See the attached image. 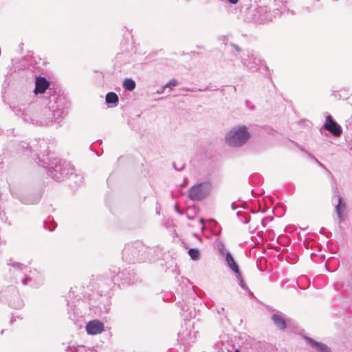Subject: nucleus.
Masks as SVG:
<instances>
[{"label": "nucleus", "instance_id": "nucleus-1", "mask_svg": "<svg viewBox=\"0 0 352 352\" xmlns=\"http://www.w3.org/2000/svg\"><path fill=\"white\" fill-rule=\"evenodd\" d=\"M50 95L43 107H36L35 104H29L28 107L16 108L15 111L21 115L24 121L39 126H46L52 122L59 124L63 118L68 113L69 103L62 96Z\"/></svg>", "mask_w": 352, "mask_h": 352}, {"label": "nucleus", "instance_id": "nucleus-2", "mask_svg": "<svg viewBox=\"0 0 352 352\" xmlns=\"http://www.w3.org/2000/svg\"><path fill=\"white\" fill-rule=\"evenodd\" d=\"M151 250L141 241H135L125 245L122 251V258L129 263L144 262L148 258Z\"/></svg>", "mask_w": 352, "mask_h": 352}, {"label": "nucleus", "instance_id": "nucleus-3", "mask_svg": "<svg viewBox=\"0 0 352 352\" xmlns=\"http://www.w3.org/2000/svg\"><path fill=\"white\" fill-rule=\"evenodd\" d=\"M44 168H47L48 175L56 181L72 175L74 172V166L70 162L58 158H51Z\"/></svg>", "mask_w": 352, "mask_h": 352}, {"label": "nucleus", "instance_id": "nucleus-4", "mask_svg": "<svg viewBox=\"0 0 352 352\" xmlns=\"http://www.w3.org/2000/svg\"><path fill=\"white\" fill-rule=\"evenodd\" d=\"M250 133L244 125L233 127L225 137L226 143L232 147H239L244 145L250 139Z\"/></svg>", "mask_w": 352, "mask_h": 352}, {"label": "nucleus", "instance_id": "nucleus-5", "mask_svg": "<svg viewBox=\"0 0 352 352\" xmlns=\"http://www.w3.org/2000/svg\"><path fill=\"white\" fill-rule=\"evenodd\" d=\"M7 265L9 266V272L12 276V278L16 283L21 280L23 285H26L32 280L33 276L26 274L28 271L27 265L14 261L12 258L8 261Z\"/></svg>", "mask_w": 352, "mask_h": 352}, {"label": "nucleus", "instance_id": "nucleus-6", "mask_svg": "<svg viewBox=\"0 0 352 352\" xmlns=\"http://www.w3.org/2000/svg\"><path fill=\"white\" fill-rule=\"evenodd\" d=\"M239 59L242 65L252 72H256L263 64L258 54L252 50L247 49L240 55Z\"/></svg>", "mask_w": 352, "mask_h": 352}, {"label": "nucleus", "instance_id": "nucleus-7", "mask_svg": "<svg viewBox=\"0 0 352 352\" xmlns=\"http://www.w3.org/2000/svg\"><path fill=\"white\" fill-rule=\"evenodd\" d=\"M251 12L252 20L258 23L272 21L274 18L278 16V11H272L268 6H257L252 9Z\"/></svg>", "mask_w": 352, "mask_h": 352}, {"label": "nucleus", "instance_id": "nucleus-8", "mask_svg": "<svg viewBox=\"0 0 352 352\" xmlns=\"http://www.w3.org/2000/svg\"><path fill=\"white\" fill-rule=\"evenodd\" d=\"M32 142L35 144V146L32 148V152L35 153L37 156L38 161L36 163L40 166L46 167L48 161L51 159L48 157L49 146L47 142L42 139L33 140Z\"/></svg>", "mask_w": 352, "mask_h": 352}, {"label": "nucleus", "instance_id": "nucleus-9", "mask_svg": "<svg viewBox=\"0 0 352 352\" xmlns=\"http://www.w3.org/2000/svg\"><path fill=\"white\" fill-rule=\"evenodd\" d=\"M212 190L210 182H205L192 186L188 190V197L192 201H199L206 198Z\"/></svg>", "mask_w": 352, "mask_h": 352}, {"label": "nucleus", "instance_id": "nucleus-10", "mask_svg": "<svg viewBox=\"0 0 352 352\" xmlns=\"http://www.w3.org/2000/svg\"><path fill=\"white\" fill-rule=\"evenodd\" d=\"M13 197L18 199L23 204H36L41 198V194L37 192L36 194H21L13 190H10Z\"/></svg>", "mask_w": 352, "mask_h": 352}, {"label": "nucleus", "instance_id": "nucleus-11", "mask_svg": "<svg viewBox=\"0 0 352 352\" xmlns=\"http://www.w3.org/2000/svg\"><path fill=\"white\" fill-rule=\"evenodd\" d=\"M322 129L329 131L335 137H339L342 133V127L333 119L331 115L326 116Z\"/></svg>", "mask_w": 352, "mask_h": 352}, {"label": "nucleus", "instance_id": "nucleus-12", "mask_svg": "<svg viewBox=\"0 0 352 352\" xmlns=\"http://www.w3.org/2000/svg\"><path fill=\"white\" fill-rule=\"evenodd\" d=\"M178 342H179L184 347L189 346L196 340L195 332L191 329H186L178 333Z\"/></svg>", "mask_w": 352, "mask_h": 352}, {"label": "nucleus", "instance_id": "nucleus-13", "mask_svg": "<svg viewBox=\"0 0 352 352\" xmlns=\"http://www.w3.org/2000/svg\"><path fill=\"white\" fill-rule=\"evenodd\" d=\"M86 330L89 335L100 333L104 330V324L97 320L89 321L86 325Z\"/></svg>", "mask_w": 352, "mask_h": 352}, {"label": "nucleus", "instance_id": "nucleus-14", "mask_svg": "<svg viewBox=\"0 0 352 352\" xmlns=\"http://www.w3.org/2000/svg\"><path fill=\"white\" fill-rule=\"evenodd\" d=\"M305 340L316 352H331V349L327 344L316 341L311 338L305 336Z\"/></svg>", "mask_w": 352, "mask_h": 352}, {"label": "nucleus", "instance_id": "nucleus-15", "mask_svg": "<svg viewBox=\"0 0 352 352\" xmlns=\"http://www.w3.org/2000/svg\"><path fill=\"white\" fill-rule=\"evenodd\" d=\"M50 85V82L44 77H36L35 80V88L34 92L35 94H43L45 92Z\"/></svg>", "mask_w": 352, "mask_h": 352}, {"label": "nucleus", "instance_id": "nucleus-16", "mask_svg": "<svg viewBox=\"0 0 352 352\" xmlns=\"http://www.w3.org/2000/svg\"><path fill=\"white\" fill-rule=\"evenodd\" d=\"M268 6L271 8L272 11H278V16H280L282 12L288 10L287 8V0H274Z\"/></svg>", "mask_w": 352, "mask_h": 352}, {"label": "nucleus", "instance_id": "nucleus-17", "mask_svg": "<svg viewBox=\"0 0 352 352\" xmlns=\"http://www.w3.org/2000/svg\"><path fill=\"white\" fill-rule=\"evenodd\" d=\"M9 306L15 309H20L24 306L23 300L18 292H14L9 300Z\"/></svg>", "mask_w": 352, "mask_h": 352}, {"label": "nucleus", "instance_id": "nucleus-18", "mask_svg": "<svg viewBox=\"0 0 352 352\" xmlns=\"http://www.w3.org/2000/svg\"><path fill=\"white\" fill-rule=\"evenodd\" d=\"M272 320L275 326L280 330H285L287 327L285 320L279 314H275L272 316Z\"/></svg>", "mask_w": 352, "mask_h": 352}, {"label": "nucleus", "instance_id": "nucleus-19", "mask_svg": "<svg viewBox=\"0 0 352 352\" xmlns=\"http://www.w3.org/2000/svg\"><path fill=\"white\" fill-rule=\"evenodd\" d=\"M346 208L345 203L344 202L342 197L338 198V203L336 206V212L337 213V215L338 218L342 220L343 219L344 214V211Z\"/></svg>", "mask_w": 352, "mask_h": 352}, {"label": "nucleus", "instance_id": "nucleus-20", "mask_svg": "<svg viewBox=\"0 0 352 352\" xmlns=\"http://www.w3.org/2000/svg\"><path fill=\"white\" fill-rule=\"evenodd\" d=\"M106 103L108 105L116 106L119 102V98L118 95L114 92H109L106 95Z\"/></svg>", "mask_w": 352, "mask_h": 352}, {"label": "nucleus", "instance_id": "nucleus-21", "mask_svg": "<svg viewBox=\"0 0 352 352\" xmlns=\"http://www.w3.org/2000/svg\"><path fill=\"white\" fill-rule=\"evenodd\" d=\"M226 261L228 267L233 271L238 270L239 266L236 263L230 252H226Z\"/></svg>", "mask_w": 352, "mask_h": 352}, {"label": "nucleus", "instance_id": "nucleus-22", "mask_svg": "<svg viewBox=\"0 0 352 352\" xmlns=\"http://www.w3.org/2000/svg\"><path fill=\"white\" fill-rule=\"evenodd\" d=\"M135 82L132 78L124 79L122 84L124 89L130 91L135 89Z\"/></svg>", "mask_w": 352, "mask_h": 352}, {"label": "nucleus", "instance_id": "nucleus-23", "mask_svg": "<svg viewBox=\"0 0 352 352\" xmlns=\"http://www.w3.org/2000/svg\"><path fill=\"white\" fill-rule=\"evenodd\" d=\"M188 253L191 259L194 261L198 260L199 258L200 252L197 248H190Z\"/></svg>", "mask_w": 352, "mask_h": 352}, {"label": "nucleus", "instance_id": "nucleus-24", "mask_svg": "<svg viewBox=\"0 0 352 352\" xmlns=\"http://www.w3.org/2000/svg\"><path fill=\"white\" fill-rule=\"evenodd\" d=\"M236 215L241 222L243 223H248L250 221V217L243 214L241 211H238Z\"/></svg>", "mask_w": 352, "mask_h": 352}, {"label": "nucleus", "instance_id": "nucleus-25", "mask_svg": "<svg viewBox=\"0 0 352 352\" xmlns=\"http://www.w3.org/2000/svg\"><path fill=\"white\" fill-rule=\"evenodd\" d=\"M19 146L21 148L22 150L25 149H30L31 152H32V148L35 146V144L34 142L27 143L25 142H21L19 144Z\"/></svg>", "mask_w": 352, "mask_h": 352}, {"label": "nucleus", "instance_id": "nucleus-26", "mask_svg": "<svg viewBox=\"0 0 352 352\" xmlns=\"http://www.w3.org/2000/svg\"><path fill=\"white\" fill-rule=\"evenodd\" d=\"M230 45L237 52L236 56L239 58L240 55H241L242 52H244L245 50H242L236 44L231 43Z\"/></svg>", "mask_w": 352, "mask_h": 352}, {"label": "nucleus", "instance_id": "nucleus-27", "mask_svg": "<svg viewBox=\"0 0 352 352\" xmlns=\"http://www.w3.org/2000/svg\"><path fill=\"white\" fill-rule=\"evenodd\" d=\"M43 227L45 230H48L52 232L55 230L56 225L53 223L50 226H48V222L45 221L43 222Z\"/></svg>", "mask_w": 352, "mask_h": 352}, {"label": "nucleus", "instance_id": "nucleus-28", "mask_svg": "<svg viewBox=\"0 0 352 352\" xmlns=\"http://www.w3.org/2000/svg\"><path fill=\"white\" fill-rule=\"evenodd\" d=\"M177 85V82L175 79H171L168 82H167L165 85V87L170 88L172 89L174 87Z\"/></svg>", "mask_w": 352, "mask_h": 352}, {"label": "nucleus", "instance_id": "nucleus-29", "mask_svg": "<svg viewBox=\"0 0 352 352\" xmlns=\"http://www.w3.org/2000/svg\"><path fill=\"white\" fill-rule=\"evenodd\" d=\"M218 250H219V252L221 255H222V256L225 255L226 256V252H227L226 249L225 248V246L223 243L218 245Z\"/></svg>", "mask_w": 352, "mask_h": 352}, {"label": "nucleus", "instance_id": "nucleus-30", "mask_svg": "<svg viewBox=\"0 0 352 352\" xmlns=\"http://www.w3.org/2000/svg\"><path fill=\"white\" fill-rule=\"evenodd\" d=\"M91 351L90 349L87 348L83 345H78L77 346V352H89Z\"/></svg>", "mask_w": 352, "mask_h": 352}, {"label": "nucleus", "instance_id": "nucleus-31", "mask_svg": "<svg viewBox=\"0 0 352 352\" xmlns=\"http://www.w3.org/2000/svg\"><path fill=\"white\" fill-rule=\"evenodd\" d=\"M235 273V276L238 281L243 280L242 275L240 272L239 267L238 268V270H236V272H234Z\"/></svg>", "mask_w": 352, "mask_h": 352}, {"label": "nucleus", "instance_id": "nucleus-32", "mask_svg": "<svg viewBox=\"0 0 352 352\" xmlns=\"http://www.w3.org/2000/svg\"><path fill=\"white\" fill-rule=\"evenodd\" d=\"M30 274H32V275H38V278H39V280L40 282L42 283L43 282V278L41 275H39L38 273L37 272V271L36 270H34L33 272L32 271H30Z\"/></svg>", "mask_w": 352, "mask_h": 352}, {"label": "nucleus", "instance_id": "nucleus-33", "mask_svg": "<svg viewBox=\"0 0 352 352\" xmlns=\"http://www.w3.org/2000/svg\"><path fill=\"white\" fill-rule=\"evenodd\" d=\"M239 284L240 287H241L242 289H243L244 290H248V287L246 286V285H245V282H244L243 279V280H239Z\"/></svg>", "mask_w": 352, "mask_h": 352}, {"label": "nucleus", "instance_id": "nucleus-34", "mask_svg": "<svg viewBox=\"0 0 352 352\" xmlns=\"http://www.w3.org/2000/svg\"><path fill=\"white\" fill-rule=\"evenodd\" d=\"M309 156L311 159L314 160L316 162V163L318 164L319 166L322 167V168L324 167V165L321 162H320L313 155L309 154Z\"/></svg>", "mask_w": 352, "mask_h": 352}, {"label": "nucleus", "instance_id": "nucleus-35", "mask_svg": "<svg viewBox=\"0 0 352 352\" xmlns=\"http://www.w3.org/2000/svg\"><path fill=\"white\" fill-rule=\"evenodd\" d=\"M166 89V87H165V85H163L162 87H161L159 89L157 90L156 91V94H162L164 92V90Z\"/></svg>", "mask_w": 352, "mask_h": 352}, {"label": "nucleus", "instance_id": "nucleus-36", "mask_svg": "<svg viewBox=\"0 0 352 352\" xmlns=\"http://www.w3.org/2000/svg\"><path fill=\"white\" fill-rule=\"evenodd\" d=\"M224 310H225V309H224V308H223V307H221V308H219V309H217V311L218 314L221 315V314H223Z\"/></svg>", "mask_w": 352, "mask_h": 352}, {"label": "nucleus", "instance_id": "nucleus-37", "mask_svg": "<svg viewBox=\"0 0 352 352\" xmlns=\"http://www.w3.org/2000/svg\"><path fill=\"white\" fill-rule=\"evenodd\" d=\"M296 146H298V147L301 151H302L305 152L308 155H309V154H310V153H308L307 151H305V149H304V148H303L300 145H299V144H296Z\"/></svg>", "mask_w": 352, "mask_h": 352}, {"label": "nucleus", "instance_id": "nucleus-38", "mask_svg": "<svg viewBox=\"0 0 352 352\" xmlns=\"http://www.w3.org/2000/svg\"><path fill=\"white\" fill-rule=\"evenodd\" d=\"M230 3L235 5L238 3L239 0H227Z\"/></svg>", "mask_w": 352, "mask_h": 352}, {"label": "nucleus", "instance_id": "nucleus-39", "mask_svg": "<svg viewBox=\"0 0 352 352\" xmlns=\"http://www.w3.org/2000/svg\"><path fill=\"white\" fill-rule=\"evenodd\" d=\"M231 207H232V209L234 210L239 207V206L236 205V204L234 202H233L231 205Z\"/></svg>", "mask_w": 352, "mask_h": 352}, {"label": "nucleus", "instance_id": "nucleus-40", "mask_svg": "<svg viewBox=\"0 0 352 352\" xmlns=\"http://www.w3.org/2000/svg\"><path fill=\"white\" fill-rule=\"evenodd\" d=\"M174 166H175V169L178 170H181L183 168V166H182V168H177L175 166V164H174Z\"/></svg>", "mask_w": 352, "mask_h": 352}, {"label": "nucleus", "instance_id": "nucleus-41", "mask_svg": "<svg viewBox=\"0 0 352 352\" xmlns=\"http://www.w3.org/2000/svg\"><path fill=\"white\" fill-rule=\"evenodd\" d=\"M200 221H201V223H203V224L204 223V220L203 219H201Z\"/></svg>", "mask_w": 352, "mask_h": 352}, {"label": "nucleus", "instance_id": "nucleus-42", "mask_svg": "<svg viewBox=\"0 0 352 352\" xmlns=\"http://www.w3.org/2000/svg\"><path fill=\"white\" fill-rule=\"evenodd\" d=\"M234 352H241L239 349H236Z\"/></svg>", "mask_w": 352, "mask_h": 352}, {"label": "nucleus", "instance_id": "nucleus-43", "mask_svg": "<svg viewBox=\"0 0 352 352\" xmlns=\"http://www.w3.org/2000/svg\"><path fill=\"white\" fill-rule=\"evenodd\" d=\"M323 230H324V228H322L321 229L320 233H322V231H323Z\"/></svg>", "mask_w": 352, "mask_h": 352}, {"label": "nucleus", "instance_id": "nucleus-44", "mask_svg": "<svg viewBox=\"0 0 352 352\" xmlns=\"http://www.w3.org/2000/svg\"><path fill=\"white\" fill-rule=\"evenodd\" d=\"M262 224H263V226L265 227V225H264V220H263V219L262 220Z\"/></svg>", "mask_w": 352, "mask_h": 352}, {"label": "nucleus", "instance_id": "nucleus-45", "mask_svg": "<svg viewBox=\"0 0 352 352\" xmlns=\"http://www.w3.org/2000/svg\"><path fill=\"white\" fill-rule=\"evenodd\" d=\"M129 283H133L130 279L128 280Z\"/></svg>", "mask_w": 352, "mask_h": 352}, {"label": "nucleus", "instance_id": "nucleus-46", "mask_svg": "<svg viewBox=\"0 0 352 352\" xmlns=\"http://www.w3.org/2000/svg\"><path fill=\"white\" fill-rule=\"evenodd\" d=\"M13 318H14L12 317V318L11 319V321H10L11 322H13V320H14V319H13Z\"/></svg>", "mask_w": 352, "mask_h": 352}]
</instances>
